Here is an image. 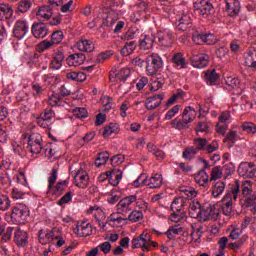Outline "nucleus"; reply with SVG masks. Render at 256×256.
Here are the masks:
<instances>
[{
  "label": "nucleus",
  "instance_id": "1",
  "mask_svg": "<svg viewBox=\"0 0 256 256\" xmlns=\"http://www.w3.org/2000/svg\"><path fill=\"white\" fill-rule=\"evenodd\" d=\"M241 193V184L239 181H236L234 186H232L231 191L226 193V195L221 200V209L223 215L229 217L233 213V201L237 200Z\"/></svg>",
  "mask_w": 256,
  "mask_h": 256
},
{
  "label": "nucleus",
  "instance_id": "2",
  "mask_svg": "<svg viewBox=\"0 0 256 256\" xmlns=\"http://www.w3.org/2000/svg\"><path fill=\"white\" fill-rule=\"evenodd\" d=\"M29 217V208L25 204L18 203L12 208V212L6 213L5 219L14 225L25 223Z\"/></svg>",
  "mask_w": 256,
  "mask_h": 256
},
{
  "label": "nucleus",
  "instance_id": "3",
  "mask_svg": "<svg viewBox=\"0 0 256 256\" xmlns=\"http://www.w3.org/2000/svg\"><path fill=\"white\" fill-rule=\"evenodd\" d=\"M194 11L196 15H201L204 19H213L215 8L209 0H197L194 2Z\"/></svg>",
  "mask_w": 256,
  "mask_h": 256
},
{
  "label": "nucleus",
  "instance_id": "4",
  "mask_svg": "<svg viewBox=\"0 0 256 256\" xmlns=\"http://www.w3.org/2000/svg\"><path fill=\"white\" fill-rule=\"evenodd\" d=\"M158 69H163V59L158 54H150L146 58V73L156 75Z\"/></svg>",
  "mask_w": 256,
  "mask_h": 256
},
{
  "label": "nucleus",
  "instance_id": "5",
  "mask_svg": "<svg viewBox=\"0 0 256 256\" xmlns=\"http://www.w3.org/2000/svg\"><path fill=\"white\" fill-rule=\"evenodd\" d=\"M28 151L32 153V155H39L43 150V138L39 133H32L28 137Z\"/></svg>",
  "mask_w": 256,
  "mask_h": 256
},
{
  "label": "nucleus",
  "instance_id": "6",
  "mask_svg": "<svg viewBox=\"0 0 256 256\" xmlns=\"http://www.w3.org/2000/svg\"><path fill=\"white\" fill-rule=\"evenodd\" d=\"M135 203H137L136 195L125 197L121 199L116 205V211H118L119 213H122L123 215L130 213V211H133V208L135 207Z\"/></svg>",
  "mask_w": 256,
  "mask_h": 256
},
{
  "label": "nucleus",
  "instance_id": "7",
  "mask_svg": "<svg viewBox=\"0 0 256 256\" xmlns=\"http://www.w3.org/2000/svg\"><path fill=\"white\" fill-rule=\"evenodd\" d=\"M151 242V234L143 232L140 236L132 239L133 249H142V251H150L149 243Z\"/></svg>",
  "mask_w": 256,
  "mask_h": 256
},
{
  "label": "nucleus",
  "instance_id": "8",
  "mask_svg": "<svg viewBox=\"0 0 256 256\" xmlns=\"http://www.w3.org/2000/svg\"><path fill=\"white\" fill-rule=\"evenodd\" d=\"M173 41V33H171L170 30H159L156 33V43L161 47L169 48L171 45H173Z\"/></svg>",
  "mask_w": 256,
  "mask_h": 256
},
{
  "label": "nucleus",
  "instance_id": "9",
  "mask_svg": "<svg viewBox=\"0 0 256 256\" xmlns=\"http://www.w3.org/2000/svg\"><path fill=\"white\" fill-rule=\"evenodd\" d=\"M240 177L252 179L256 177V165L253 162H242L238 167Z\"/></svg>",
  "mask_w": 256,
  "mask_h": 256
},
{
  "label": "nucleus",
  "instance_id": "10",
  "mask_svg": "<svg viewBox=\"0 0 256 256\" xmlns=\"http://www.w3.org/2000/svg\"><path fill=\"white\" fill-rule=\"evenodd\" d=\"M73 232L77 237H89L93 233V226L89 222L78 221Z\"/></svg>",
  "mask_w": 256,
  "mask_h": 256
},
{
  "label": "nucleus",
  "instance_id": "11",
  "mask_svg": "<svg viewBox=\"0 0 256 256\" xmlns=\"http://www.w3.org/2000/svg\"><path fill=\"white\" fill-rule=\"evenodd\" d=\"M89 174L83 169H78L74 175V185L80 189H87L89 187Z\"/></svg>",
  "mask_w": 256,
  "mask_h": 256
},
{
  "label": "nucleus",
  "instance_id": "12",
  "mask_svg": "<svg viewBox=\"0 0 256 256\" xmlns=\"http://www.w3.org/2000/svg\"><path fill=\"white\" fill-rule=\"evenodd\" d=\"M27 33H29V23H27V20H18L14 24L13 36L16 39L21 40L27 35Z\"/></svg>",
  "mask_w": 256,
  "mask_h": 256
},
{
  "label": "nucleus",
  "instance_id": "13",
  "mask_svg": "<svg viewBox=\"0 0 256 256\" xmlns=\"http://www.w3.org/2000/svg\"><path fill=\"white\" fill-rule=\"evenodd\" d=\"M110 227H125L127 225V216L119 211L114 212L108 217Z\"/></svg>",
  "mask_w": 256,
  "mask_h": 256
},
{
  "label": "nucleus",
  "instance_id": "14",
  "mask_svg": "<svg viewBox=\"0 0 256 256\" xmlns=\"http://www.w3.org/2000/svg\"><path fill=\"white\" fill-rule=\"evenodd\" d=\"M87 213L94 215L100 229H105V227H107V222L102 221V219H105V212H103L101 207L97 205L91 206Z\"/></svg>",
  "mask_w": 256,
  "mask_h": 256
},
{
  "label": "nucleus",
  "instance_id": "15",
  "mask_svg": "<svg viewBox=\"0 0 256 256\" xmlns=\"http://www.w3.org/2000/svg\"><path fill=\"white\" fill-rule=\"evenodd\" d=\"M163 99H165V94L160 93L154 96H150L146 99L145 107L148 111H153V109H157L163 103Z\"/></svg>",
  "mask_w": 256,
  "mask_h": 256
},
{
  "label": "nucleus",
  "instance_id": "16",
  "mask_svg": "<svg viewBox=\"0 0 256 256\" xmlns=\"http://www.w3.org/2000/svg\"><path fill=\"white\" fill-rule=\"evenodd\" d=\"M104 177H109L110 185L115 187L118 183H121V180L123 179V171L119 168H113L112 170L107 171Z\"/></svg>",
  "mask_w": 256,
  "mask_h": 256
},
{
  "label": "nucleus",
  "instance_id": "17",
  "mask_svg": "<svg viewBox=\"0 0 256 256\" xmlns=\"http://www.w3.org/2000/svg\"><path fill=\"white\" fill-rule=\"evenodd\" d=\"M14 241L18 247H25L27 241H29V235L25 230L16 227L14 230Z\"/></svg>",
  "mask_w": 256,
  "mask_h": 256
},
{
  "label": "nucleus",
  "instance_id": "18",
  "mask_svg": "<svg viewBox=\"0 0 256 256\" xmlns=\"http://www.w3.org/2000/svg\"><path fill=\"white\" fill-rule=\"evenodd\" d=\"M56 233H57V228H54L52 230H47V231L40 230L38 235L39 242L42 245H47V243H53Z\"/></svg>",
  "mask_w": 256,
  "mask_h": 256
},
{
  "label": "nucleus",
  "instance_id": "19",
  "mask_svg": "<svg viewBox=\"0 0 256 256\" xmlns=\"http://www.w3.org/2000/svg\"><path fill=\"white\" fill-rule=\"evenodd\" d=\"M32 34L36 39H45L49 35V28L45 23H36L32 25Z\"/></svg>",
  "mask_w": 256,
  "mask_h": 256
},
{
  "label": "nucleus",
  "instance_id": "20",
  "mask_svg": "<svg viewBox=\"0 0 256 256\" xmlns=\"http://www.w3.org/2000/svg\"><path fill=\"white\" fill-rule=\"evenodd\" d=\"M203 211L199 201H193L189 206V215L192 219H200V221H203Z\"/></svg>",
  "mask_w": 256,
  "mask_h": 256
},
{
  "label": "nucleus",
  "instance_id": "21",
  "mask_svg": "<svg viewBox=\"0 0 256 256\" xmlns=\"http://www.w3.org/2000/svg\"><path fill=\"white\" fill-rule=\"evenodd\" d=\"M86 56L83 53H74L67 57L66 63L69 67H79L85 63Z\"/></svg>",
  "mask_w": 256,
  "mask_h": 256
},
{
  "label": "nucleus",
  "instance_id": "22",
  "mask_svg": "<svg viewBox=\"0 0 256 256\" xmlns=\"http://www.w3.org/2000/svg\"><path fill=\"white\" fill-rule=\"evenodd\" d=\"M63 61H65V54L63 51L58 50L56 51L53 56L52 60L50 62L51 69L59 70L61 67H63Z\"/></svg>",
  "mask_w": 256,
  "mask_h": 256
},
{
  "label": "nucleus",
  "instance_id": "23",
  "mask_svg": "<svg viewBox=\"0 0 256 256\" xmlns=\"http://www.w3.org/2000/svg\"><path fill=\"white\" fill-rule=\"evenodd\" d=\"M226 3V11L230 17H235L239 15V11H241V4L238 0H225Z\"/></svg>",
  "mask_w": 256,
  "mask_h": 256
},
{
  "label": "nucleus",
  "instance_id": "24",
  "mask_svg": "<svg viewBox=\"0 0 256 256\" xmlns=\"http://www.w3.org/2000/svg\"><path fill=\"white\" fill-rule=\"evenodd\" d=\"M201 235H203V228L199 225H194L192 226L186 241L187 243H197V241L201 239Z\"/></svg>",
  "mask_w": 256,
  "mask_h": 256
},
{
  "label": "nucleus",
  "instance_id": "25",
  "mask_svg": "<svg viewBox=\"0 0 256 256\" xmlns=\"http://www.w3.org/2000/svg\"><path fill=\"white\" fill-rule=\"evenodd\" d=\"M192 60L195 63L194 67L197 69H205L209 65V55L207 54L194 55Z\"/></svg>",
  "mask_w": 256,
  "mask_h": 256
},
{
  "label": "nucleus",
  "instance_id": "26",
  "mask_svg": "<svg viewBox=\"0 0 256 256\" xmlns=\"http://www.w3.org/2000/svg\"><path fill=\"white\" fill-rule=\"evenodd\" d=\"M36 16L40 21H49L53 16V10L50 6H42L38 9Z\"/></svg>",
  "mask_w": 256,
  "mask_h": 256
},
{
  "label": "nucleus",
  "instance_id": "27",
  "mask_svg": "<svg viewBox=\"0 0 256 256\" xmlns=\"http://www.w3.org/2000/svg\"><path fill=\"white\" fill-rule=\"evenodd\" d=\"M197 117V110L191 106H187L184 108L182 113V119L189 125V123H193L195 118Z\"/></svg>",
  "mask_w": 256,
  "mask_h": 256
},
{
  "label": "nucleus",
  "instance_id": "28",
  "mask_svg": "<svg viewBox=\"0 0 256 256\" xmlns=\"http://www.w3.org/2000/svg\"><path fill=\"white\" fill-rule=\"evenodd\" d=\"M68 185L69 182L67 180H60L54 187H52V190H48L47 193H51V195H56V197H59V195H62L63 191L67 189Z\"/></svg>",
  "mask_w": 256,
  "mask_h": 256
},
{
  "label": "nucleus",
  "instance_id": "29",
  "mask_svg": "<svg viewBox=\"0 0 256 256\" xmlns=\"http://www.w3.org/2000/svg\"><path fill=\"white\" fill-rule=\"evenodd\" d=\"M204 215L202 221H217L219 218V209H216L215 206H210L207 210L203 211Z\"/></svg>",
  "mask_w": 256,
  "mask_h": 256
},
{
  "label": "nucleus",
  "instance_id": "30",
  "mask_svg": "<svg viewBox=\"0 0 256 256\" xmlns=\"http://www.w3.org/2000/svg\"><path fill=\"white\" fill-rule=\"evenodd\" d=\"M75 49H78V51L91 53V51L95 49V46L91 40H80L76 42Z\"/></svg>",
  "mask_w": 256,
  "mask_h": 256
},
{
  "label": "nucleus",
  "instance_id": "31",
  "mask_svg": "<svg viewBox=\"0 0 256 256\" xmlns=\"http://www.w3.org/2000/svg\"><path fill=\"white\" fill-rule=\"evenodd\" d=\"M172 63H174L176 69H187V60H185V56L181 53H176L172 57Z\"/></svg>",
  "mask_w": 256,
  "mask_h": 256
},
{
  "label": "nucleus",
  "instance_id": "32",
  "mask_svg": "<svg viewBox=\"0 0 256 256\" xmlns=\"http://www.w3.org/2000/svg\"><path fill=\"white\" fill-rule=\"evenodd\" d=\"M146 185L149 187V189H159V187L163 185V176H161L159 173L154 174L152 177H150Z\"/></svg>",
  "mask_w": 256,
  "mask_h": 256
},
{
  "label": "nucleus",
  "instance_id": "33",
  "mask_svg": "<svg viewBox=\"0 0 256 256\" xmlns=\"http://www.w3.org/2000/svg\"><path fill=\"white\" fill-rule=\"evenodd\" d=\"M156 41V36L153 35H144L140 39V47L141 49L147 50V49H153V44Z\"/></svg>",
  "mask_w": 256,
  "mask_h": 256
},
{
  "label": "nucleus",
  "instance_id": "34",
  "mask_svg": "<svg viewBox=\"0 0 256 256\" xmlns=\"http://www.w3.org/2000/svg\"><path fill=\"white\" fill-rule=\"evenodd\" d=\"M10 17H13V7L5 3L0 4V21L10 19Z\"/></svg>",
  "mask_w": 256,
  "mask_h": 256
},
{
  "label": "nucleus",
  "instance_id": "35",
  "mask_svg": "<svg viewBox=\"0 0 256 256\" xmlns=\"http://www.w3.org/2000/svg\"><path fill=\"white\" fill-rule=\"evenodd\" d=\"M191 25V16L189 14H182L178 17L177 27L180 31H187V28Z\"/></svg>",
  "mask_w": 256,
  "mask_h": 256
},
{
  "label": "nucleus",
  "instance_id": "36",
  "mask_svg": "<svg viewBox=\"0 0 256 256\" xmlns=\"http://www.w3.org/2000/svg\"><path fill=\"white\" fill-rule=\"evenodd\" d=\"M195 182L200 185V187H204L209 183V175L205 171V169L200 170L194 177Z\"/></svg>",
  "mask_w": 256,
  "mask_h": 256
},
{
  "label": "nucleus",
  "instance_id": "37",
  "mask_svg": "<svg viewBox=\"0 0 256 256\" xmlns=\"http://www.w3.org/2000/svg\"><path fill=\"white\" fill-rule=\"evenodd\" d=\"M244 64L246 67L256 69V50H250L245 54Z\"/></svg>",
  "mask_w": 256,
  "mask_h": 256
},
{
  "label": "nucleus",
  "instance_id": "38",
  "mask_svg": "<svg viewBox=\"0 0 256 256\" xmlns=\"http://www.w3.org/2000/svg\"><path fill=\"white\" fill-rule=\"evenodd\" d=\"M117 133H119V124L110 123L109 125L104 127L102 135L105 139H107V137H111V135Z\"/></svg>",
  "mask_w": 256,
  "mask_h": 256
},
{
  "label": "nucleus",
  "instance_id": "39",
  "mask_svg": "<svg viewBox=\"0 0 256 256\" xmlns=\"http://www.w3.org/2000/svg\"><path fill=\"white\" fill-rule=\"evenodd\" d=\"M225 187L227 184L223 181H218L212 186V196L214 198L221 197L222 193H225Z\"/></svg>",
  "mask_w": 256,
  "mask_h": 256
},
{
  "label": "nucleus",
  "instance_id": "40",
  "mask_svg": "<svg viewBox=\"0 0 256 256\" xmlns=\"http://www.w3.org/2000/svg\"><path fill=\"white\" fill-rule=\"evenodd\" d=\"M207 85H217V81H219V74L215 70H208L205 72L204 77Z\"/></svg>",
  "mask_w": 256,
  "mask_h": 256
},
{
  "label": "nucleus",
  "instance_id": "41",
  "mask_svg": "<svg viewBox=\"0 0 256 256\" xmlns=\"http://www.w3.org/2000/svg\"><path fill=\"white\" fill-rule=\"evenodd\" d=\"M181 197L185 199H194V197H197V190L193 187H183L180 189Z\"/></svg>",
  "mask_w": 256,
  "mask_h": 256
},
{
  "label": "nucleus",
  "instance_id": "42",
  "mask_svg": "<svg viewBox=\"0 0 256 256\" xmlns=\"http://www.w3.org/2000/svg\"><path fill=\"white\" fill-rule=\"evenodd\" d=\"M48 105H50V107H61V105H63V98H61L59 94L53 93L48 97Z\"/></svg>",
  "mask_w": 256,
  "mask_h": 256
},
{
  "label": "nucleus",
  "instance_id": "43",
  "mask_svg": "<svg viewBox=\"0 0 256 256\" xmlns=\"http://www.w3.org/2000/svg\"><path fill=\"white\" fill-rule=\"evenodd\" d=\"M170 124L173 129H178V131H181V129H187V127H189V124L185 122L184 118H182V120L175 118L170 122Z\"/></svg>",
  "mask_w": 256,
  "mask_h": 256
},
{
  "label": "nucleus",
  "instance_id": "44",
  "mask_svg": "<svg viewBox=\"0 0 256 256\" xmlns=\"http://www.w3.org/2000/svg\"><path fill=\"white\" fill-rule=\"evenodd\" d=\"M199 151L195 149V147L191 146L184 150L182 153L183 159H186L187 161H191V159H195Z\"/></svg>",
  "mask_w": 256,
  "mask_h": 256
},
{
  "label": "nucleus",
  "instance_id": "45",
  "mask_svg": "<svg viewBox=\"0 0 256 256\" xmlns=\"http://www.w3.org/2000/svg\"><path fill=\"white\" fill-rule=\"evenodd\" d=\"M183 207H185V198L182 196L176 198L171 204L172 211H176L177 213H179Z\"/></svg>",
  "mask_w": 256,
  "mask_h": 256
},
{
  "label": "nucleus",
  "instance_id": "46",
  "mask_svg": "<svg viewBox=\"0 0 256 256\" xmlns=\"http://www.w3.org/2000/svg\"><path fill=\"white\" fill-rule=\"evenodd\" d=\"M57 177H59V171L57 168H52L50 176L48 177V191H52L55 186V182L57 181Z\"/></svg>",
  "mask_w": 256,
  "mask_h": 256
},
{
  "label": "nucleus",
  "instance_id": "47",
  "mask_svg": "<svg viewBox=\"0 0 256 256\" xmlns=\"http://www.w3.org/2000/svg\"><path fill=\"white\" fill-rule=\"evenodd\" d=\"M181 233H183V227L180 225L172 226L166 231L168 239H173L175 235H181Z\"/></svg>",
  "mask_w": 256,
  "mask_h": 256
},
{
  "label": "nucleus",
  "instance_id": "48",
  "mask_svg": "<svg viewBox=\"0 0 256 256\" xmlns=\"http://www.w3.org/2000/svg\"><path fill=\"white\" fill-rule=\"evenodd\" d=\"M109 161V153L107 152H101L98 154V157L96 158L94 164L96 167H103Z\"/></svg>",
  "mask_w": 256,
  "mask_h": 256
},
{
  "label": "nucleus",
  "instance_id": "49",
  "mask_svg": "<svg viewBox=\"0 0 256 256\" xmlns=\"http://www.w3.org/2000/svg\"><path fill=\"white\" fill-rule=\"evenodd\" d=\"M52 243L53 245H55V247H63V245H65V238H63V232H61V230L58 228L56 230V234Z\"/></svg>",
  "mask_w": 256,
  "mask_h": 256
},
{
  "label": "nucleus",
  "instance_id": "50",
  "mask_svg": "<svg viewBox=\"0 0 256 256\" xmlns=\"http://www.w3.org/2000/svg\"><path fill=\"white\" fill-rule=\"evenodd\" d=\"M135 42L130 41L124 45V47L121 50V54L124 57H128V55H131L133 51H135Z\"/></svg>",
  "mask_w": 256,
  "mask_h": 256
},
{
  "label": "nucleus",
  "instance_id": "51",
  "mask_svg": "<svg viewBox=\"0 0 256 256\" xmlns=\"http://www.w3.org/2000/svg\"><path fill=\"white\" fill-rule=\"evenodd\" d=\"M119 199H121V192L115 189L111 190L108 195V203L110 205H115Z\"/></svg>",
  "mask_w": 256,
  "mask_h": 256
},
{
  "label": "nucleus",
  "instance_id": "52",
  "mask_svg": "<svg viewBox=\"0 0 256 256\" xmlns=\"http://www.w3.org/2000/svg\"><path fill=\"white\" fill-rule=\"evenodd\" d=\"M225 83L228 89H239L241 85V83L239 82V79L235 77H226Z\"/></svg>",
  "mask_w": 256,
  "mask_h": 256
},
{
  "label": "nucleus",
  "instance_id": "53",
  "mask_svg": "<svg viewBox=\"0 0 256 256\" xmlns=\"http://www.w3.org/2000/svg\"><path fill=\"white\" fill-rule=\"evenodd\" d=\"M141 219H143V212L139 210L132 211L127 217V221H131V223H137V221H141Z\"/></svg>",
  "mask_w": 256,
  "mask_h": 256
},
{
  "label": "nucleus",
  "instance_id": "54",
  "mask_svg": "<svg viewBox=\"0 0 256 256\" xmlns=\"http://www.w3.org/2000/svg\"><path fill=\"white\" fill-rule=\"evenodd\" d=\"M251 191H253V185L251 184V181H244L242 183V195H244V197H249L251 195Z\"/></svg>",
  "mask_w": 256,
  "mask_h": 256
},
{
  "label": "nucleus",
  "instance_id": "55",
  "mask_svg": "<svg viewBox=\"0 0 256 256\" xmlns=\"http://www.w3.org/2000/svg\"><path fill=\"white\" fill-rule=\"evenodd\" d=\"M52 47L53 44L51 41L44 40L36 46V51L38 53H43V51H47V49H51Z\"/></svg>",
  "mask_w": 256,
  "mask_h": 256
},
{
  "label": "nucleus",
  "instance_id": "56",
  "mask_svg": "<svg viewBox=\"0 0 256 256\" xmlns=\"http://www.w3.org/2000/svg\"><path fill=\"white\" fill-rule=\"evenodd\" d=\"M203 39H204V43L206 45H215V43H217V41H219V38L213 33L204 34Z\"/></svg>",
  "mask_w": 256,
  "mask_h": 256
},
{
  "label": "nucleus",
  "instance_id": "57",
  "mask_svg": "<svg viewBox=\"0 0 256 256\" xmlns=\"http://www.w3.org/2000/svg\"><path fill=\"white\" fill-rule=\"evenodd\" d=\"M73 113L77 119H86L88 117L89 112H87L86 108L78 107L73 110Z\"/></svg>",
  "mask_w": 256,
  "mask_h": 256
},
{
  "label": "nucleus",
  "instance_id": "58",
  "mask_svg": "<svg viewBox=\"0 0 256 256\" xmlns=\"http://www.w3.org/2000/svg\"><path fill=\"white\" fill-rule=\"evenodd\" d=\"M223 177V170H221V166H216L212 169L210 181H217V179H221Z\"/></svg>",
  "mask_w": 256,
  "mask_h": 256
},
{
  "label": "nucleus",
  "instance_id": "59",
  "mask_svg": "<svg viewBox=\"0 0 256 256\" xmlns=\"http://www.w3.org/2000/svg\"><path fill=\"white\" fill-rule=\"evenodd\" d=\"M205 147H207V139H204V138L194 139V149L198 151H202V149H205Z\"/></svg>",
  "mask_w": 256,
  "mask_h": 256
},
{
  "label": "nucleus",
  "instance_id": "60",
  "mask_svg": "<svg viewBox=\"0 0 256 256\" xmlns=\"http://www.w3.org/2000/svg\"><path fill=\"white\" fill-rule=\"evenodd\" d=\"M28 9H31V0H21L18 4V11L27 13Z\"/></svg>",
  "mask_w": 256,
  "mask_h": 256
},
{
  "label": "nucleus",
  "instance_id": "61",
  "mask_svg": "<svg viewBox=\"0 0 256 256\" xmlns=\"http://www.w3.org/2000/svg\"><path fill=\"white\" fill-rule=\"evenodd\" d=\"M147 174H141L134 182L133 186L136 188L143 187V185H147Z\"/></svg>",
  "mask_w": 256,
  "mask_h": 256
},
{
  "label": "nucleus",
  "instance_id": "62",
  "mask_svg": "<svg viewBox=\"0 0 256 256\" xmlns=\"http://www.w3.org/2000/svg\"><path fill=\"white\" fill-rule=\"evenodd\" d=\"M117 22V18L113 17V14H108L106 18L102 22V26L104 27H113Z\"/></svg>",
  "mask_w": 256,
  "mask_h": 256
},
{
  "label": "nucleus",
  "instance_id": "63",
  "mask_svg": "<svg viewBox=\"0 0 256 256\" xmlns=\"http://www.w3.org/2000/svg\"><path fill=\"white\" fill-rule=\"evenodd\" d=\"M242 129L243 131H246V133H256V125L253 124V122H244L242 124Z\"/></svg>",
  "mask_w": 256,
  "mask_h": 256
},
{
  "label": "nucleus",
  "instance_id": "64",
  "mask_svg": "<svg viewBox=\"0 0 256 256\" xmlns=\"http://www.w3.org/2000/svg\"><path fill=\"white\" fill-rule=\"evenodd\" d=\"M248 205L252 207L250 211L256 213V194H250V196H248Z\"/></svg>",
  "mask_w": 256,
  "mask_h": 256
}]
</instances>
